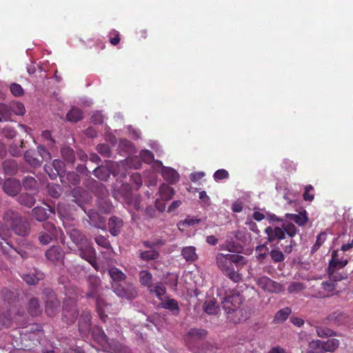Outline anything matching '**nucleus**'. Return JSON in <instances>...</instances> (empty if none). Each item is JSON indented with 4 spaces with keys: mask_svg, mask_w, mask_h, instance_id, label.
Returning a JSON list of instances; mask_svg holds the SVG:
<instances>
[{
    "mask_svg": "<svg viewBox=\"0 0 353 353\" xmlns=\"http://www.w3.org/2000/svg\"><path fill=\"white\" fill-rule=\"evenodd\" d=\"M327 234L325 232H321L316 237V241L312 248V252L314 253L323 245L326 239Z\"/></svg>",
    "mask_w": 353,
    "mask_h": 353,
    "instance_id": "50",
    "label": "nucleus"
},
{
    "mask_svg": "<svg viewBox=\"0 0 353 353\" xmlns=\"http://www.w3.org/2000/svg\"><path fill=\"white\" fill-rule=\"evenodd\" d=\"M340 342L336 339H330L325 341L321 340H312L309 347L312 350H320L321 352H334L339 347Z\"/></svg>",
    "mask_w": 353,
    "mask_h": 353,
    "instance_id": "10",
    "label": "nucleus"
},
{
    "mask_svg": "<svg viewBox=\"0 0 353 353\" xmlns=\"http://www.w3.org/2000/svg\"><path fill=\"white\" fill-rule=\"evenodd\" d=\"M216 263L221 272L234 283H239L242 280V275L239 271L240 266L245 264V258L243 256L219 253L216 256Z\"/></svg>",
    "mask_w": 353,
    "mask_h": 353,
    "instance_id": "2",
    "label": "nucleus"
},
{
    "mask_svg": "<svg viewBox=\"0 0 353 353\" xmlns=\"http://www.w3.org/2000/svg\"><path fill=\"white\" fill-rule=\"evenodd\" d=\"M139 157L146 163H151L154 161V155L149 150H143L139 153Z\"/></svg>",
    "mask_w": 353,
    "mask_h": 353,
    "instance_id": "48",
    "label": "nucleus"
},
{
    "mask_svg": "<svg viewBox=\"0 0 353 353\" xmlns=\"http://www.w3.org/2000/svg\"><path fill=\"white\" fill-rule=\"evenodd\" d=\"M161 175L170 184L176 183L179 179V173L174 169L169 167H163Z\"/></svg>",
    "mask_w": 353,
    "mask_h": 353,
    "instance_id": "23",
    "label": "nucleus"
},
{
    "mask_svg": "<svg viewBox=\"0 0 353 353\" xmlns=\"http://www.w3.org/2000/svg\"><path fill=\"white\" fill-rule=\"evenodd\" d=\"M243 302L242 296L235 291L225 294L222 301V307L227 313L235 312Z\"/></svg>",
    "mask_w": 353,
    "mask_h": 353,
    "instance_id": "9",
    "label": "nucleus"
},
{
    "mask_svg": "<svg viewBox=\"0 0 353 353\" xmlns=\"http://www.w3.org/2000/svg\"><path fill=\"white\" fill-rule=\"evenodd\" d=\"M264 232L267 234V239L270 243H272L276 240H282L285 238V231L283 230V227L280 228L278 226H268L265 229Z\"/></svg>",
    "mask_w": 353,
    "mask_h": 353,
    "instance_id": "16",
    "label": "nucleus"
},
{
    "mask_svg": "<svg viewBox=\"0 0 353 353\" xmlns=\"http://www.w3.org/2000/svg\"><path fill=\"white\" fill-rule=\"evenodd\" d=\"M32 216L38 221H45L48 218L46 209L41 206H37L32 210Z\"/></svg>",
    "mask_w": 353,
    "mask_h": 353,
    "instance_id": "36",
    "label": "nucleus"
},
{
    "mask_svg": "<svg viewBox=\"0 0 353 353\" xmlns=\"http://www.w3.org/2000/svg\"><path fill=\"white\" fill-rule=\"evenodd\" d=\"M97 150L99 153H100L101 155H103L105 157H110L111 150L108 144L101 143V144L97 145Z\"/></svg>",
    "mask_w": 353,
    "mask_h": 353,
    "instance_id": "59",
    "label": "nucleus"
},
{
    "mask_svg": "<svg viewBox=\"0 0 353 353\" xmlns=\"http://www.w3.org/2000/svg\"><path fill=\"white\" fill-rule=\"evenodd\" d=\"M48 194L53 198H59L62 193L61 188L58 184H48Z\"/></svg>",
    "mask_w": 353,
    "mask_h": 353,
    "instance_id": "47",
    "label": "nucleus"
},
{
    "mask_svg": "<svg viewBox=\"0 0 353 353\" xmlns=\"http://www.w3.org/2000/svg\"><path fill=\"white\" fill-rule=\"evenodd\" d=\"M343 255V252L339 254L338 251H333L328 268L332 271L334 269L344 268L347 264L348 261L347 259H344Z\"/></svg>",
    "mask_w": 353,
    "mask_h": 353,
    "instance_id": "15",
    "label": "nucleus"
},
{
    "mask_svg": "<svg viewBox=\"0 0 353 353\" xmlns=\"http://www.w3.org/2000/svg\"><path fill=\"white\" fill-rule=\"evenodd\" d=\"M269 254L274 263H280L285 260L283 253L279 249H273Z\"/></svg>",
    "mask_w": 353,
    "mask_h": 353,
    "instance_id": "49",
    "label": "nucleus"
},
{
    "mask_svg": "<svg viewBox=\"0 0 353 353\" xmlns=\"http://www.w3.org/2000/svg\"><path fill=\"white\" fill-rule=\"evenodd\" d=\"M43 230L39 233V241L42 245L49 244L53 241L57 239L61 230L57 228L55 225L50 222H45L42 225Z\"/></svg>",
    "mask_w": 353,
    "mask_h": 353,
    "instance_id": "8",
    "label": "nucleus"
},
{
    "mask_svg": "<svg viewBox=\"0 0 353 353\" xmlns=\"http://www.w3.org/2000/svg\"><path fill=\"white\" fill-rule=\"evenodd\" d=\"M3 170L6 174L14 175L18 170V166L14 160H5L2 164Z\"/></svg>",
    "mask_w": 353,
    "mask_h": 353,
    "instance_id": "30",
    "label": "nucleus"
},
{
    "mask_svg": "<svg viewBox=\"0 0 353 353\" xmlns=\"http://www.w3.org/2000/svg\"><path fill=\"white\" fill-rule=\"evenodd\" d=\"M93 174L101 181L106 180L110 176L108 170L104 167L95 168L93 171Z\"/></svg>",
    "mask_w": 353,
    "mask_h": 353,
    "instance_id": "46",
    "label": "nucleus"
},
{
    "mask_svg": "<svg viewBox=\"0 0 353 353\" xmlns=\"http://www.w3.org/2000/svg\"><path fill=\"white\" fill-rule=\"evenodd\" d=\"M91 325V315L89 312H83L79 321V330L81 333L86 334L90 332Z\"/></svg>",
    "mask_w": 353,
    "mask_h": 353,
    "instance_id": "22",
    "label": "nucleus"
},
{
    "mask_svg": "<svg viewBox=\"0 0 353 353\" xmlns=\"http://www.w3.org/2000/svg\"><path fill=\"white\" fill-rule=\"evenodd\" d=\"M159 252L156 250L141 251L139 257L141 260L148 261L156 260L159 257Z\"/></svg>",
    "mask_w": 353,
    "mask_h": 353,
    "instance_id": "40",
    "label": "nucleus"
},
{
    "mask_svg": "<svg viewBox=\"0 0 353 353\" xmlns=\"http://www.w3.org/2000/svg\"><path fill=\"white\" fill-rule=\"evenodd\" d=\"M94 241L98 245H99L103 248L108 249L111 247L110 241L106 237H105L102 235L97 236L94 238Z\"/></svg>",
    "mask_w": 353,
    "mask_h": 353,
    "instance_id": "56",
    "label": "nucleus"
},
{
    "mask_svg": "<svg viewBox=\"0 0 353 353\" xmlns=\"http://www.w3.org/2000/svg\"><path fill=\"white\" fill-rule=\"evenodd\" d=\"M12 111V115H23L26 112L24 105L17 101H12L10 103Z\"/></svg>",
    "mask_w": 353,
    "mask_h": 353,
    "instance_id": "41",
    "label": "nucleus"
},
{
    "mask_svg": "<svg viewBox=\"0 0 353 353\" xmlns=\"http://www.w3.org/2000/svg\"><path fill=\"white\" fill-rule=\"evenodd\" d=\"M282 227L285 231V235L287 234L291 238L294 237L298 232L296 227L290 222L283 223Z\"/></svg>",
    "mask_w": 353,
    "mask_h": 353,
    "instance_id": "45",
    "label": "nucleus"
},
{
    "mask_svg": "<svg viewBox=\"0 0 353 353\" xmlns=\"http://www.w3.org/2000/svg\"><path fill=\"white\" fill-rule=\"evenodd\" d=\"M305 288V285L303 283L294 281L291 283L288 287V291L290 293L299 292L303 290Z\"/></svg>",
    "mask_w": 353,
    "mask_h": 353,
    "instance_id": "54",
    "label": "nucleus"
},
{
    "mask_svg": "<svg viewBox=\"0 0 353 353\" xmlns=\"http://www.w3.org/2000/svg\"><path fill=\"white\" fill-rule=\"evenodd\" d=\"M68 235L71 241L79 248L88 243L89 240L86 236L79 230L72 228L68 232Z\"/></svg>",
    "mask_w": 353,
    "mask_h": 353,
    "instance_id": "17",
    "label": "nucleus"
},
{
    "mask_svg": "<svg viewBox=\"0 0 353 353\" xmlns=\"http://www.w3.org/2000/svg\"><path fill=\"white\" fill-rule=\"evenodd\" d=\"M42 332L43 328L41 325L32 324L29 327H27L24 332L21 333V335H24L23 339L28 336L30 339L39 341Z\"/></svg>",
    "mask_w": 353,
    "mask_h": 353,
    "instance_id": "18",
    "label": "nucleus"
},
{
    "mask_svg": "<svg viewBox=\"0 0 353 353\" xmlns=\"http://www.w3.org/2000/svg\"><path fill=\"white\" fill-rule=\"evenodd\" d=\"M159 192L162 199L166 201L171 199L174 194V189L166 184L160 186Z\"/></svg>",
    "mask_w": 353,
    "mask_h": 353,
    "instance_id": "39",
    "label": "nucleus"
},
{
    "mask_svg": "<svg viewBox=\"0 0 353 353\" xmlns=\"http://www.w3.org/2000/svg\"><path fill=\"white\" fill-rule=\"evenodd\" d=\"M44 170L51 179H55L58 175H60L59 171L55 170L52 165L46 164L44 165Z\"/></svg>",
    "mask_w": 353,
    "mask_h": 353,
    "instance_id": "63",
    "label": "nucleus"
},
{
    "mask_svg": "<svg viewBox=\"0 0 353 353\" xmlns=\"http://www.w3.org/2000/svg\"><path fill=\"white\" fill-rule=\"evenodd\" d=\"M81 258L87 261L95 270H98L99 265L97 261V252L92 243L88 242L78 248Z\"/></svg>",
    "mask_w": 353,
    "mask_h": 353,
    "instance_id": "11",
    "label": "nucleus"
},
{
    "mask_svg": "<svg viewBox=\"0 0 353 353\" xmlns=\"http://www.w3.org/2000/svg\"><path fill=\"white\" fill-rule=\"evenodd\" d=\"M123 225L121 218L112 216L108 220V228L110 234L112 236H117L121 232V230Z\"/></svg>",
    "mask_w": 353,
    "mask_h": 353,
    "instance_id": "20",
    "label": "nucleus"
},
{
    "mask_svg": "<svg viewBox=\"0 0 353 353\" xmlns=\"http://www.w3.org/2000/svg\"><path fill=\"white\" fill-rule=\"evenodd\" d=\"M2 188L6 194L14 196L21 191V184L19 180L9 178L4 181Z\"/></svg>",
    "mask_w": 353,
    "mask_h": 353,
    "instance_id": "13",
    "label": "nucleus"
},
{
    "mask_svg": "<svg viewBox=\"0 0 353 353\" xmlns=\"http://www.w3.org/2000/svg\"><path fill=\"white\" fill-rule=\"evenodd\" d=\"M327 319L337 325L345 323L349 319V315L343 311H335L327 317Z\"/></svg>",
    "mask_w": 353,
    "mask_h": 353,
    "instance_id": "24",
    "label": "nucleus"
},
{
    "mask_svg": "<svg viewBox=\"0 0 353 353\" xmlns=\"http://www.w3.org/2000/svg\"><path fill=\"white\" fill-rule=\"evenodd\" d=\"M201 221L199 219H195L193 217H187L185 220L180 221L179 224V228L180 227H190L194 225L196 223H199Z\"/></svg>",
    "mask_w": 353,
    "mask_h": 353,
    "instance_id": "58",
    "label": "nucleus"
},
{
    "mask_svg": "<svg viewBox=\"0 0 353 353\" xmlns=\"http://www.w3.org/2000/svg\"><path fill=\"white\" fill-rule=\"evenodd\" d=\"M46 258L53 263H62L65 252L59 245H53L46 252Z\"/></svg>",
    "mask_w": 353,
    "mask_h": 353,
    "instance_id": "14",
    "label": "nucleus"
},
{
    "mask_svg": "<svg viewBox=\"0 0 353 353\" xmlns=\"http://www.w3.org/2000/svg\"><path fill=\"white\" fill-rule=\"evenodd\" d=\"M82 291L77 288H71L65 293L68 296L63 301V320L67 323H72L77 319L79 312L77 307V300L82 296Z\"/></svg>",
    "mask_w": 353,
    "mask_h": 353,
    "instance_id": "4",
    "label": "nucleus"
},
{
    "mask_svg": "<svg viewBox=\"0 0 353 353\" xmlns=\"http://www.w3.org/2000/svg\"><path fill=\"white\" fill-rule=\"evenodd\" d=\"M66 179L68 180V183L72 185H77L80 182L79 175L74 171L68 172L67 173Z\"/></svg>",
    "mask_w": 353,
    "mask_h": 353,
    "instance_id": "52",
    "label": "nucleus"
},
{
    "mask_svg": "<svg viewBox=\"0 0 353 353\" xmlns=\"http://www.w3.org/2000/svg\"><path fill=\"white\" fill-rule=\"evenodd\" d=\"M22 183L26 190H36L38 187L37 181L31 176H25Z\"/></svg>",
    "mask_w": 353,
    "mask_h": 353,
    "instance_id": "42",
    "label": "nucleus"
},
{
    "mask_svg": "<svg viewBox=\"0 0 353 353\" xmlns=\"http://www.w3.org/2000/svg\"><path fill=\"white\" fill-rule=\"evenodd\" d=\"M62 158L68 163H74L75 161V154L72 148L69 146H64L61 150Z\"/></svg>",
    "mask_w": 353,
    "mask_h": 353,
    "instance_id": "33",
    "label": "nucleus"
},
{
    "mask_svg": "<svg viewBox=\"0 0 353 353\" xmlns=\"http://www.w3.org/2000/svg\"><path fill=\"white\" fill-rule=\"evenodd\" d=\"M23 281L28 285H36L39 281L44 278V274L40 270H34V272L23 274L22 276Z\"/></svg>",
    "mask_w": 353,
    "mask_h": 353,
    "instance_id": "25",
    "label": "nucleus"
},
{
    "mask_svg": "<svg viewBox=\"0 0 353 353\" xmlns=\"http://www.w3.org/2000/svg\"><path fill=\"white\" fill-rule=\"evenodd\" d=\"M322 292H318L316 294V297L323 299L331 296L334 294L336 290V283L332 281H323L321 283Z\"/></svg>",
    "mask_w": 353,
    "mask_h": 353,
    "instance_id": "19",
    "label": "nucleus"
},
{
    "mask_svg": "<svg viewBox=\"0 0 353 353\" xmlns=\"http://www.w3.org/2000/svg\"><path fill=\"white\" fill-rule=\"evenodd\" d=\"M314 188L312 185H307L305 187L303 194V199L305 201H312L314 199V194L312 193Z\"/></svg>",
    "mask_w": 353,
    "mask_h": 353,
    "instance_id": "55",
    "label": "nucleus"
},
{
    "mask_svg": "<svg viewBox=\"0 0 353 353\" xmlns=\"http://www.w3.org/2000/svg\"><path fill=\"white\" fill-rule=\"evenodd\" d=\"M225 249L230 252H239L241 246L232 240H227L225 243Z\"/></svg>",
    "mask_w": 353,
    "mask_h": 353,
    "instance_id": "57",
    "label": "nucleus"
},
{
    "mask_svg": "<svg viewBox=\"0 0 353 353\" xmlns=\"http://www.w3.org/2000/svg\"><path fill=\"white\" fill-rule=\"evenodd\" d=\"M161 307L168 310L174 315H177L179 312V307L176 300L168 298L165 301L161 303Z\"/></svg>",
    "mask_w": 353,
    "mask_h": 353,
    "instance_id": "27",
    "label": "nucleus"
},
{
    "mask_svg": "<svg viewBox=\"0 0 353 353\" xmlns=\"http://www.w3.org/2000/svg\"><path fill=\"white\" fill-rule=\"evenodd\" d=\"M24 158L30 165L39 168L43 161H49L52 157L50 152L43 145H39L37 147V151L27 150L24 154Z\"/></svg>",
    "mask_w": 353,
    "mask_h": 353,
    "instance_id": "6",
    "label": "nucleus"
},
{
    "mask_svg": "<svg viewBox=\"0 0 353 353\" xmlns=\"http://www.w3.org/2000/svg\"><path fill=\"white\" fill-rule=\"evenodd\" d=\"M43 294L45 301V312L48 316L53 317L59 310L60 301L54 291L50 288H45Z\"/></svg>",
    "mask_w": 353,
    "mask_h": 353,
    "instance_id": "7",
    "label": "nucleus"
},
{
    "mask_svg": "<svg viewBox=\"0 0 353 353\" xmlns=\"http://www.w3.org/2000/svg\"><path fill=\"white\" fill-rule=\"evenodd\" d=\"M35 198L28 193H23L19 195L18 197V202L24 206H26L28 208H32L35 203Z\"/></svg>",
    "mask_w": 353,
    "mask_h": 353,
    "instance_id": "34",
    "label": "nucleus"
},
{
    "mask_svg": "<svg viewBox=\"0 0 353 353\" xmlns=\"http://www.w3.org/2000/svg\"><path fill=\"white\" fill-rule=\"evenodd\" d=\"M108 274L111 279L112 291L121 298L132 300L137 297L138 293L135 287L129 282H125L127 276L118 268H109Z\"/></svg>",
    "mask_w": 353,
    "mask_h": 353,
    "instance_id": "3",
    "label": "nucleus"
},
{
    "mask_svg": "<svg viewBox=\"0 0 353 353\" xmlns=\"http://www.w3.org/2000/svg\"><path fill=\"white\" fill-rule=\"evenodd\" d=\"M148 290L150 293L155 294L158 299L161 301L162 300V296L166 292V288L161 282L156 283L154 286L152 285V288H150Z\"/></svg>",
    "mask_w": 353,
    "mask_h": 353,
    "instance_id": "37",
    "label": "nucleus"
},
{
    "mask_svg": "<svg viewBox=\"0 0 353 353\" xmlns=\"http://www.w3.org/2000/svg\"><path fill=\"white\" fill-rule=\"evenodd\" d=\"M12 111L10 103H0V121H8L12 118Z\"/></svg>",
    "mask_w": 353,
    "mask_h": 353,
    "instance_id": "31",
    "label": "nucleus"
},
{
    "mask_svg": "<svg viewBox=\"0 0 353 353\" xmlns=\"http://www.w3.org/2000/svg\"><path fill=\"white\" fill-rule=\"evenodd\" d=\"M88 281L89 289L99 290L101 283V281L99 277L94 276H89Z\"/></svg>",
    "mask_w": 353,
    "mask_h": 353,
    "instance_id": "61",
    "label": "nucleus"
},
{
    "mask_svg": "<svg viewBox=\"0 0 353 353\" xmlns=\"http://www.w3.org/2000/svg\"><path fill=\"white\" fill-rule=\"evenodd\" d=\"M28 310L31 316H38L41 314V310L38 299L32 298L28 304Z\"/></svg>",
    "mask_w": 353,
    "mask_h": 353,
    "instance_id": "32",
    "label": "nucleus"
},
{
    "mask_svg": "<svg viewBox=\"0 0 353 353\" xmlns=\"http://www.w3.org/2000/svg\"><path fill=\"white\" fill-rule=\"evenodd\" d=\"M181 255L186 261L193 262L198 259L196 248L194 246H187L183 248L181 250Z\"/></svg>",
    "mask_w": 353,
    "mask_h": 353,
    "instance_id": "28",
    "label": "nucleus"
},
{
    "mask_svg": "<svg viewBox=\"0 0 353 353\" xmlns=\"http://www.w3.org/2000/svg\"><path fill=\"white\" fill-rule=\"evenodd\" d=\"M5 225L0 222V238L6 241L10 236V231L21 236H27L30 232V224L21 214L13 210H8L3 216Z\"/></svg>",
    "mask_w": 353,
    "mask_h": 353,
    "instance_id": "1",
    "label": "nucleus"
},
{
    "mask_svg": "<svg viewBox=\"0 0 353 353\" xmlns=\"http://www.w3.org/2000/svg\"><path fill=\"white\" fill-rule=\"evenodd\" d=\"M114 353H132L130 348L126 345L119 344L114 348Z\"/></svg>",
    "mask_w": 353,
    "mask_h": 353,
    "instance_id": "64",
    "label": "nucleus"
},
{
    "mask_svg": "<svg viewBox=\"0 0 353 353\" xmlns=\"http://www.w3.org/2000/svg\"><path fill=\"white\" fill-rule=\"evenodd\" d=\"M213 177L216 181H219L222 179H228L229 177V173L224 169H219L214 173Z\"/></svg>",
    "mask_w": 353,
    "mask_h": 353,
    "instance_id": "60",
    "label": "nucleus"
},
{
    "mask_svg": "<svg viewBox=\"0 0 353 353\" xmlns=\"http://www.w3.org/2000/svg\"><path fill=\"white\" fill-rule=\"evenodd\" d=\"M82 210L87 214L88 216L90 219V223L91 225L100 228L101 225H103L105 222L104 219L95 210L90 209L88 212H86L85 208L83 206H81L79 204Z\"/></svg>",
    "mask_w": 353,
    "mask_h": 353,
    "instance_id": "21",
    "label": "nucleus"
},
{
    "mask_svg": "<svg viewBox=\"0 0 353 353\" xmlns=\"http://www.w3.org/2000/svg\"><path fill=\"white\" fill-rule=\"evenodd\" d=\"M290 313L291 309L290 307L281 309L276 312L274 321L276 322H283L288 318Z\"/></svg>",
    "mask_w": 353,
    "mask_h": 353,
    "instance_id": "44",
    "label": "nucleus"
},
{
    "mask_svg": "<svg viewBox=\"0 0 353 353\" xmlns=\"http://www.w3.org/2000/svg\"><path fill=\"white\" fill-rule=\"evenodd\" d=\"M203 307V310L208 314H216L219 311V305L214 300L206 301Z\"/></svg>",
    "mask_w": 353,
    "mask_h": 353,
    "instance_id": "38",
    "label": "nucleus"
},
{
    "mask_svg": "<svg viewBox=\"0 0 353 353\" xmlns=\"http://www.w3.org/2000/svg\"><path fill=\"white\" fill-rule=\"evenodd\" d=\"M256 284L263 290L272 293H278L282 290V286L280 283L272 280L266 276L259 277L256 279Z\"/></svg>",
    "mask_w": 353,
    "mask_h": 353,
    "instance_id": "12",
    "label": "nucleus"
},
{
    "mask_svg": "<svg viewBox=\"0 0 353 353\" xmlns=\"http://www.w3.org/2000/svg\"><path fill=\"white\" fill-rule=\"evenodd\" d=\"M139 281L141 284L148 288H152V274L148 270H141L139 274Z\"/></svg>",
    "mask_w": 353,
    "mask_h": 353,
    "instance_id": "29",
    "label": "nucleus"
},
{
    "mask_svg": "<svg viewBox=\"0 0 353 353\" xmlns=\"http://www.w3.org/2000/svg\"><path fill=\"white\" fill-rule=\"evenodd\" d=\"M11 93L16 97H19L23 95L24 91L21 85L17 83H13L10 86Z\"/></svg>",
    "mask_w": 353,
    "mask_h": 353,
    "instance_id": "53",
    "label": "nucleus"
},
{
    "mask_svg": "<svg viewBox=\"0 0 353 353\" xmlns=\"http://www.w3.org/2000/svg\"><path fill=\"white\" fill-rule=\"evenodd\" d=\"M285 218L291 221H294L299 226H303L306 224L308 221V218L306 215V212H300L299 214H285Z\"/></svg>",
    "mask_w": 353,
    "mask_h": 353,
    "instance_id": "26",
    "label": "nucleus"
},
{
    "mask_svg": "<svg viewBox=\"0 0 353 353\" xmlns=\"http://www.w3.org/2000/svg\"><path fill=\"white\" fill-rule=\"evenodd\" d=\"M41 137L44 141H46V145L48 147H52L55 143V141L52 138L51 132L49 130H44L41 132Z\"/></svg>",
    "mask_w": 353,
    "mask_h": 353,
    "instance_id": "62",
    "label": "nucleus"
},
{
    "mask_svg": "<svg viewBox=\"0 0 353 353\" xmlns=\"http://www.w3.org/2000/svg\"><path fill=\"white\" fill-rule=\"evenodd\" d=\"M67 119L73 123H77L83 119L82 111L77 108H72L66 115Z\"/></svg>",
    "mask_w": 353,
    "mask_h": 353,
    "instance_id": "35",
    "label": "nucleus"
},
{
    "mask_svg": "<svg viewBox=\"0 0 353 353\" xmlns=\"http://www.w3.org/2000/svg\"><path fill=\"white\" fill-rule=\"evenodd\" d=\"M208 334L207 330L204 329L191 328L188 333V336L189 338V347L190 349L194 353H214L218 350V347L215 343H211L210 342H205L202 344L201 347H194L192 345V343L200 341L205 338Z\"/></svg>",
    "mask_w": 353,
    "mask_h": 353,
    "instance_id": "5",
    "label": "nucleus"
},
{
    "mask_svg": "<svg viewBox=\"0 0 353 353\" xmlns=\"http://www.w3.org/2000/svg\"><path fill=\"white\" fill-rule=\"evenodd\" d=\"M316 332L317 336L321 338L336 336V333L332 330L323 326L316 327Z\"/></svg>",
    "mask_w": 353,
    "mask_h": 353,
    "instance_id": "43",
    "label": "nucleus"
},
{
    "mask_svg": "<svg viewBox=\"0 0 353 353\" xmlns=\"http://www.w3.org/2000/svg\"><path fill=\"white\" fill-rule=\"evenodd\" d=\"M256 253L257 254L258 259H264L269 252V248L266 245H259L256 248Z\"/></svg>",
    "mask_w": 353,
    "mask_h": 353,
    "instance_id": "51",
    "label": "nucleus"
}]
</instances>
